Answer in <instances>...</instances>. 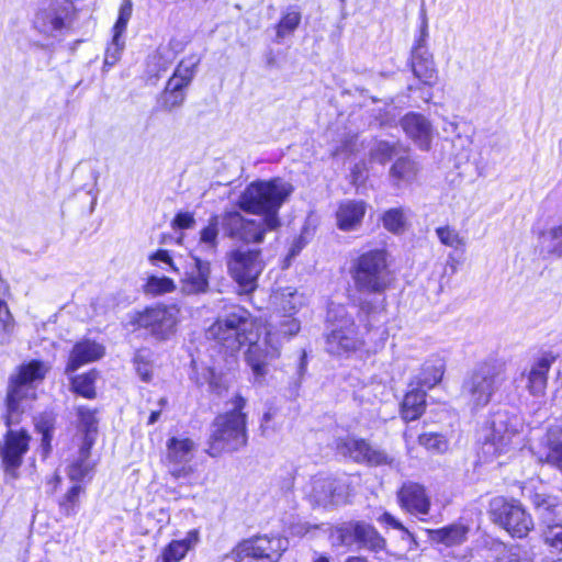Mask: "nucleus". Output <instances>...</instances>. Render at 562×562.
Segmentation results:
<instances>
[{"label":"nucleus","mask_w":562,"mask_h":562,"mask_svg":"<svg viewBox=\"0 0 562 562\" xmlns=\"http://www.w3.org/2000/svg\"><path fill=\"white\" fill-rule=\"evenodd\" d=\"M85 492L81 484L75 483L59 501L60 512L69 517L77 513L80 495Z\"/></svg>","instance_id":"a19ab883"},{"label":"nucleus","mask_w":562,"mask_h":562,"mask_svg":"<svg viewBox=\"0 0 562 562\" xmlns=\"http://www.w3.org/2000/svg\"><path fill=\"white\" fill-rule=\"evenodd\" d=\"M542 243L550 254L562 255V224L543 235Z\"/></svg>","instance_id":"5fc2aeb1"},{"label":"nucleus","mask_w":562,"mask_h":562,"mask_svg":"<svg viewBox=\"0 0 562 562\" xmlns=\"http://www.w3.org/2000/svg\"><path fill=\"white\" fill-rule=\"evenodd\" d=\"M269 348L262 349L260 344H251L246 353L248 364L257 378H265L267 374V361L279 356L278 344H267Z\"/></svg>","instance_id":"393cba45"},{"label":"nucleus","mask_w":562,"mask_h":562,"mask_svg":"<svg viewBox=\"0 0 562 562\" xmlns=\"http://www.w3.org/2000/svg\"><path fill=\"white\" fill-rule=\"evenodd\" d=\"M418 173V167L415 161L408 157H401L392 165L390 178L394 186L400 187L403 183L413 182Z\"/></svg>","instance_id":"473e14b6"},{"label":"nucleus","mask_w":562,"mask_h":562,"mask_svg":"<svg viewBox=\"0 0 562 562\" xmlns=\"http://www.w3.org/2000/svg\"><path fill=\"white\" fill-rule=\"evenodd\" d=\"M252 323L250 314L243 307L235 306L223 318H218L209 329L207 336L234 352L248 340L247 331Z\"/></svg>","instance_id":"0eeeda50"},{"label":"nucleus","mask_w":562,"mask_h":562,"mask_svg":"<svg viewBox=\"0 0 562 562\" xmlns=\"http://www.w3.org/2000/svg\"><path fill=\"white\" fill-rule=\"evenodd\" d=\"M383 225L389 232H403L405 227L404 210L398 207L386 211L383 215Z\"/></svg>","instance_id":"8fccbe9b"},{"label":"nucleus","mask_w":562,"mask_h":562,"mask_svg":"<svg viewBox=\"0 0 562 562\" xmlns=\"http://www.w3.org/2000/svg\"><path fill=\"white\" fill-rule=\"evenodd\" d=\"M15 325V319L8 303L0 299V346H8L12 342Z\"/></svg>","instance_id":"e433bc0d"},{"label":"nucleus","mask_w":562,"mask_h":562,"mask_svg":"<svg viewBox=\"0 0 562 562\" xmlns=\"http://www.w3.org/2000/svg\"><path fill=\"white\" fill-rule=\"evenodd\" d=\"M38 429L41 430L43 437H42V445L44 447H49L50 440H52V432L48 426L38 425Z\"/></svg>","instance_id":"774afa93"},{"label":"nucleus","mask_w":562,"mask_h":562,"mask_svg":"<svg viewBox=\"0 0 562 562\" xmlns=\"http://www.w3.org/2000/svg\"><path fill=\"white\" fill-rule=\"evenodd\" d=\"M519 427L521 424L516 416L505 411L494 413L483 443L484 453L498 457L520 449L524 436Z\"/></svg>","instance_id":"39448f33"},{"label":"nucleus","mask_w":562,"mask_h":562,"mask_svg":"<svg viewBox=\"0 0 562 562\" xmlns=\"http://www.w3.org/2000/svg\"><path fill=\"white\" fill-rule=\"evenodd\" d=\"M189 85H190L189 81H186L183 78L178 77V75L173 72L171 78H169V80L167 81L166 87L171 89V90H173V91L176 90V91H179V92H184V89Z\"/></svg>","instance_id":"0e129e2a"},{"label":"nucleus","mask_w":562,"mask_h":562,"mask_svg":"<svg viewBox=\"0 0 562 562\" xmlns=\"http://www.w3.org/2000/svg\"><path fill=\"white\" fill-rule=\"evenodd\" d=\"M94 381L95 372L91 371L89 373L75 376L71 384L76 393L87 398H93L95 396Z\"/></svg>","instance_id":"a18cd8bd"},{"label":"nucleus","mask_w":562,"mask_h":562,"mask_svg":"<svg viewBox=\"0 0 562 562\" xmlns=\"http://www.w3.org/2000/svg\"><path fill=\"white\" fill-rule=\"evenodd\" d=\"M436 235L440 243L445 246L458 249L459 247L465 246V238L462 237L459 232L450 226H441L436 228Z\"/></svg>","instance_id":"de8ad7c7"},{"label":"nucleus","mask_w":562,"mask_h":562,"mask_svg":"<svg viewBox=\"0 0 562 562\" xmlns=\"http://www.w3.org/2000/svg\"><path fill=\"white\" fill-rule=\"evenodd\" d=\"M232 408L217 415L211 424L206 453L213 458L224 452H235L248 443L247 415L243 412L246 398L236 395Z\"/></svg>","instance_id":"f03ea898"},{"label":"nucleus","mask_w":562,"mask_h":562,"mask_svg":"<svg viewBox=\"0 0 562 562\" xmlns=\"http://www.w3.org/2000/svg\"><path fill=\"white\" fill-rule=\"evenodd\" d=\"M419 15L422 20L420 34L412 49L411 67L415 78L423 85L431 87L437 82L438 76L432 55L426 46L428 20L424 5L420 8Z\"/></svg>","instance_id":"9b49d317"},{"label":"nucleus","mask_w":562,"mask_h":562,"mask_svg":"<svg viewBox=\"0 0 562 562\" xmlns=\"http://www.w3.org/2000/svg\"><path fill=\"white\" fill-rule=\"evenodd\" d=\"M301 12L294 7H289L277 24V42H281L286 35L292 34L301 23Z\"/></svg>","instance_id":"4c0bfd02"},{"label":"nucleus","mask_w":562,"mask_h":562,"mask_svg":"<svg viewBox=\"0 0 562 562\" xmlns=\"http://www.w3.org/2000/svg\"><path fill=\"white\" fill-rule=\"evenodd\" d=\"M201 63V57L199 55H190L186 58H183L179 65L177 66V68L175 69V74L178 75V77H181L183 78L186 81H189L191 83V81L193 80L194 76H195V72H196V68L198 66L200 65Z\"/></svg>","instance_id":"09e8293b"},{"label":"nucleus","mask_w":562,"mask_h":562,"mask_svg":"<svg viewBox=\"0 0 562 562\" xmlns=\"http://www.w3.org/2000/svg\"><path fill=\"white\" fill-rule=\"evenodd\" d=\"M300 329L301 324L296 318L293 317V315L283 314L282 319H280L277 324L276 333L268 331L266 342L273 344V340L278 335L292 337L296 335Z\"/></svg>","instance_id":"ea45409f"},{"label":"nucleus","mask_w":562,"mask_h":562,"mask_svg":"<svg viewBox=\"0 0 562 562\" xmlns=\"http://www.w3.org/2000/svg\"><path fill=\"white\" fill-rule=\"evenodd\" d=\"M149 261L155 266H158L159 263H164V265L168 266L167 270L177 271V268L175 267L173 260L170 257L168 250H165V249L157 250L156 252H154L149 256Z\"/></svg>","instance_id":"bf43d9fd"},{"label":"nucleus","mask_w":562,"mask_h":562,"mask_svg":"<svg viewBox=\"0 0 562 562\" xmlns=\"http://www.w3.org/2000/svg\"><path fill=\"white\" fill-rule=\"evenodd\" d=\"M542 536L548 546L558 551H562V519L546 527Z\"/></svg>","instance_id":"864d4df0"},{"label":"nucleus","mask_w":562,"mask_h":562,"mask_svg":"<svg viewBox=\"0 0 562 562\" xmlns=\"http://www.w3.org/2000/svg\"><path fill=\"white\" fill-rule=\"evenodd\" d=\"M426 408V391L409 384V390L405 394L402 405L401 415L405 422L418 419Z\"/></svg>","instance_id":"bb28decb"},{"label":"nucleus","mask_w":562,"mask_h":562,"mask_svg":"<svg viewBox=\"0 0 562 562\" xmlns=\"http://www.w3.org/2000/svg\"><path fill=\"white\" fill-rule=\"evenodd\" d=\"M306 367H307L306 353H305V351H302L299 357L297 368H296V372H295L294 389L292 392L293 395H297V391L300 389L301 382L306 372Z\"/></svg>","instance_id":"052dcab7"},{"label":"nucleus","mask_w":562,"mask_h":562,"mask_svg":"<svg viewBox=\"0 0 562 562\" xmlns=\"http://www.w3.org/2000/svg\"><path fill=\"white\" fill-rule=\"evenodd\" d=\"M379 521L381 522H384L391 527H393L394 529H398V530H405L404 526L402 525V522H400L397 519H395L391 514L389 513H384L380 518H379Z\"/></svg>","instance_id":"69168bd1"},{"label":"nucleus","mask_w":562,"mask_h":562,"mask_svg":"<svg viewBox=\"0 0 562 562\" xmlns=\"http://www.w3.org/2000/svg\"><path fill=\"white\" fill-rule=\"evenodd\" d=\"M122 35L123 33L117 34L116 32H114L112 42L109 44L105 50L104 66H113L120 59L125 46V42Z\"/></svg>","instance_id":"603ef678"},{"label":"nucleus","mask_w":562,"mask_h":562,"mask_svg":"<svg viewBox=\"0 0 562 562\" xmlns=\"http://www.w3.org/2000/svg\"><path fill=\"white\" fill-rule=\"evenodd\" d=\"M226 263L229 274L243 292L256 290L258 278L266 267L260 249L236 247L226 254Z\"/></svg>","instance_id":"423d86ee"},{"label":"nucleus","mask_w":562,"mask_h":562,"mask_svg":"<svg viewBox=\"0 0 562 562\" xmlns=\"http://www.w3.org/2000/svg\"><path fill=\"white\" fill-rule=\"evenodd\" d=\"M333 546L351 547L357 544V521H347L336 526L330 532Z\"/></svg>","instance_id":"c9c22d12"},{"label":"nucleus","mask_w":562,"mask_h":562,"mask_svg":"<svg viewBox=\"0 0 562 562\" xmlns=\"http://www.w3.org/2000/svg\"><path fill=\"white\" fill-rule=\"evenodd\" d=\"M426 531L432 544L443 546L446 549H449L462 546L468 540L470 528L462 522H454L438 529H427Z\"/></svg>","instance_id":"412c9836"},{"label":"nucleus","mask_w":562,"mask_h":562,"mask_svg":"<svg viewBox=\"0 0 562 562\" xmlns=\"http://www.w3.org/2000/svg\"><path fill=\"white\" fill-rule=\"evenodd\" d=\"M209 374H210V382H209L210 390L217 395H222V393L227 390L226 382L223 380L222 376H217L214 373V371L210 370Z\"/></svg>","instance_id":"e2e57ef3"},{"label":"nucleus","mask_w":562,"mask_h":562,"mask_svg":"<svg viewBox=\"0 0 562 562\" xmlns=\"http://www.w3.org/2000/svg\"><path fill=\"white\" fill-rule=\"evenodd\" d=\"M548 452L544 461L562 470V429L551 428L547 435Z\"/></svg>","instance_id":"f704fd0d"},{"label":"nucleus","mask_w":562,"mask_h":562,"mask_svg":"<svg viewBox=\"0 0 562 562\" xmlns=\"http://www.w3.org/2000/svg\"><path fill=\"white\" fill-rule=\"evenodd\" d=\"M329 330L326 335V350L334 356H348L363 345L353 317L344 306L328 310Z\"/></svg>","instance_id":"20e7f679"},{"label":"nucleus","mask_w":562,"mask_h":562,"mask_svg":"<svg viewBox=\"0 0 562 562\" xmlns=\"http://www.w3.org/2000/svg\"><path fill=\"white\" fill-rule=\"evenodd\" d=\"M305 246L304 238L300 236L297 239L294 240L292 247L290 248L289 256L295 257L302 248Z\"/></svg>","instance_id":"338daca9"},{"label":"nucleus","mask_w":562,"mask_h":562,"mask_svg":"<svg viewBox=\"0 0 562 562\" xmlns=\"http://www.w3.org/2000/svg\"><path fill=\"white\" fill-rule=\"evenodd\" d=\"M103 355L104 348L102 345L91 340L77 342L70 352L65 371L67 374L72 373L81 366L99 360Z\"/></svg>","instance_id":"4be33fe9"},{"label":"nucleus","mask_w":562,"mask_h":562,"mask_svg":"<svg viewBox=\"0 0 562 562\" xmlns=\"http://www.w3.org/2000/svg\"><path fill=\"white\" fill-rule=\"evenodd\" d=\"M78 417L80 423V428L85 431L83 441L90 437L92 440V446L95 441L97 429H98V419L95 417V412L88 407H79Z\"/></svg>","instance_id":"79ce46f5"},{"label":"nucleus","mask_w":562,"mask_h":562,"mask_svg":"<svg viewBox=\"0 0 562 562\" xmlns=\"http://www.w3.org/2000/svg\"><path fill=\"white\" fill-rule=\"evenodd\" d=\"M167 467L169 473L177 480L188 479L193 473L190 464L196 445L190 438L171 437L166 445Z\"/></svg>","instance_id":"2eb2a0df"},{"label":"nucleus","mask_w":562,"mask_h":562,"mask_svg":"<svg viewBox=\"0 0 562 562\" xmlns=\"http://www.w3.org/2000/svg\"><path fill=\"white\" fill-rule=\"evenodd\" d=\"M397 498L401 507L413 515L424 516L429 513L430 499L420 484L404 483L397 492Z\"/></svg>","instance_id":"6ab92c4d"},{"label":"nucleus","mask_w":562,"mask_h":562,"mask_svg":"<svg viewBox=\"0 0 562 562\" xmlns=\"http://www.w3.org/2000/svg\"><path fill=\"white\" fill-rule=\"evenodd\" d=\"M395 153V145L381 140L372 151V157L382 165H385Z\"/></svg>","instance_id":"4d7b16f0"},{"label":"nucleus","mask_w":562,"mask_h":562,"mask_svg":"<svg viewBox=\"0 0 562 562\" xmlns=\"http://www.w3.org/2000/svg\"><path fill=\"white\" fill-rule=\"evenodd\" d=\"M401 126L420 149H429L432 138V126L424 115L413 112L407 113L401 120Z\"/></svg>","instance_id":"aec40b11"},{"label":"nucleus","mask_w":562,"mask_h":562,"mask_svg":"<svg viewBox=\"0 0 562 562\" xmlns=\"http://www.w3.org/2000/svg\"><path fill=\"white\" fill-rule=\"evenodd\" d=\"M134 364L138 376L143 381L149 382L153 376L151 366L142 353L138 352L135 355Z\"/></svg>","instance_id":"13d9d810"},{"label":"nucleus","mask_w":562,"mask_h":562,"mask_svg":"<svg viewBox=\"0 0 562 562\" xmlns=\"http://www.w3.org/2000/svg\"><path fill=\"white\" fill-rule=\"evenodd\" d=\"M175 289L173 281L167 277H150L148 278L144 290L148 294L159 295L171 292Z\"/></svg>","instance_id":"3c124183"},{"label":"nucleus","mask_w":562,"mask_h":562,"mask_svg":"<svg viewBox=\"0 0 562 562\" xmlns=\"http://www.w3.org/2000/svg\"><path fill=\"white\" fill-rule=\"evenodd\" d=\"M366 213L363 202L347 201L337 211V224L342 231H351L360 224Z\"/></svg>","instance_id":"2f4dec72"},{"label":"nucleus","mask_w":562,"mask_h":562,"mask_svg":"<svg viewBox=\"0 0 562 562\" xmlns=\"http://www.w3.org/2000/svg\"><path fill=\"white\" fill-rule=\"evenodd\" d=\"M47 371L48 367H46L44 362L33 360L26 364L21 366L18 374L14 376L31 386L32 383L42 381L45 378Z\"/></svg>","instance_id":"58836bf2"},{"label":"nucleus","mask_w":562,"mask_h":562,"mask_svg":"<svg viewBox=\"0 0 562 562\" xmlns=\"http://www.w3.org/2000/svg\"><path fill=\"white\" fill-rule=\"evenodd\" d=\"M351 277L358 292L384 293L394 279L386 251L374 249L360 255L351 267Z\"/></svg>","instance_id":"7ed1b4c3"},{"label":"nucleus","mask_w":562,"mask_h":562,"mask_svg":"<svg viewBox=\"0 0 562 562\" xmlns=\"http://www.w3.org/2000/svg\"><path fill=\"white\" fill-rule=\"evenodd\" d=\"M191 270L181 281V290L186 294L205 293L209 289L210 262L194 258Z\"/></svg>","instance_id":"5701e85b"},{"label":"nucleus","mask_w":562,"mask_h":562,"mask_svg":"<svg viewBox=\"0 0 562 562\" xmlns=\"http://www.w3.org/2000/svg\"><path fill=\"white\" fill-rule=\"evenodd\" d=\"M554 359L553 356L546 355L539 358L531 367L528 374V389L532 395H543L547 387V374Z\"/></svg>","instance_id":"cd10ccee"},{"label":"nucleus","mask_w":562,"mask_h":562,"mask_svg":"<svg viewBox=\"0 0 562 562\" xmlns=\"http://www.w3.org/2000/svg\"><path fill=\"white\" fill-rule=\"evenodd\" d=\"M33 395L32 386L23 383L15 376L10 379V384L5 397V413L3 422L7 427H12L21 422V416L25 412L24 402Z\"/></svg>","instance_id":"a211bd4d"},{"label":"nucleus","mask_w":562,"mask_h":562,"mask_svg":"<svg viewBox=\"0 0 562 562\" xmlns=\"http://www.w3.org/2000/svg\"><path fill=\"white\" fill-rule=\"evenodd\" d=\"M222 215L212 216L209 220V225L200 233V243L207 249H215L217 246L218 226L222 227Z\"/></svg>","instance_id":"37998d69"},{"label":"nucleus","mask_w":562,"mask_h":562,"mask_svg":"<svg viewBox=\"0 0 562 562\" xmlns=\"http://www.w3.org/2000/svg\"><path fill=\"white\" fill-rule=\"evenodd\" d=\"M501 381L499 370L493 364L484 363L464 382L463 390L473 406L482 407L490 403Z\"/></svg>","instance_id":"f8f14e48"},{"label":"nucleus","mask_w":562,"mask_h":562,"mask_svg":"<svg viewBox=\"0 0 562 562\" xmlns=\"http://www.w3.org/2000/svg\"><path fill=\"white\" fill-rule=\"evenodd\" d=\"M271 301L279 312L290 315H294L304 305L303 294L292 286L274 291Z\"/></svg>","instance_id":"c85d7f7f"},{"label":"nucleus","mask_w":562,"mask_h":562,"mask_svg":"<svg viewBox=\"0 0 562 562\" xmlns=\"http://www.w3.org/2000/svg\"><path fill=\"white\" fill-rule=\"evenodd\" d=\"M30 441L31 436L25 429L8 427L0 440V459L4 472L12 476L16 475V470L22 465L23 457L29 451Z\"/></svg>","instance_id":"4468645a"},{"label":"nucleus","mask_w":562,"mask_h":562,"mask_svg":"<svg viewBox=\"0 0 562 562\" xmlns=\"http://www.w3.org/2000/svg\"><path fill=\"white\" fill-rule=\"evenodd\" d=\"M286 549V539L263 536L241 541L233 553L235 562H278Z\"/></svg>","instance_id":"1a4fd4ad"},{"label":"nucleus","mask_w":562,"mask_h":562,"mask_svg":"<svg viewBox=\"0 0 562 562\" xmlns=\"http://www.w3.org/2000/svg\"><path fill=\"white\" fill-rule=\"evenodd\" d=\"M199 541L196 530H191L184 539L171 541L162 551L160 562H179Z\"/></svg>","instance_id":"7c9ffc66"},{"label":"nucleus","mask_w":562,"mask_h":562,"mask_svg":"<svg viewBox=\"0 0 562 562\" xmlns=\"http://www.w3.org/2000/svg\"><path fill=\"white\" fill-rule=\"evenodd\" d=\"M443 373V360L440 358L429 359L425 361L419 373L409 384L427 392V390L432 389L441 381Z\"/></svg>","instance_id":"a878e982"},{"label":"nucleus","mask_w":562,"mask_h":562,"mask_svg":"<svg viewBox=\"0 0 562 562\" xmlns=\"http://www.w3.org/2000/svg\"><path fill=\"white\" fill-rule=\"evenodd\" d=\"M357 544L372 551H378L384 548L385 540L373 526L363 521H357Z\"/></svg>","instance_id":"72a5a7b5"},{"label":"nucleus","mask_w":562,"mask_h":562,"mask_svg":"<svg viewBox=\"0 0 562 562\" xmlns=\"http://www.w3.org/2000/svg\"><path fill=\"white\" fill-rule=\"evenodd\" d=\"M491 515L495 524L504 528L512 537L524 538L533 528V520L518 503L495 498L491 503Z\"/></svg>","instance_id":"9d476101"},{"label":"nucleus","mask_w":562,"mask_h":562,"mask_svg":"<svg viewBox=\"0 0 562 562\" xmlns=\"http://www.w3.org/2000/svg\"><path fill=\"white\" fill-rule=\"evenodd\" d=\"M178 315L175 305H156L133 314L131 324L146 329L156 339L166 340L176 333Z\"/></svg>","instance_id":"6e6552de"},{"label":"nucleus","mask_w":562,"mask_h":562,"mask_svg":"<svg viewBox=\"0 0 562 562\" xmlns=\"http://www.w3.org/2000/svg\"><path fill=\"white\" fill-rule=\"evenodd\" d=\"M92 448V440L89 437L86 442H82L79 456L69 467L67 475L71 482L81 484L83 479L89 475L94 464L90 461V450Z\"/></svg>","instance_id":"c756f323"},{"label":"nucleus","mask_w":562,"mask_h":562,"mask_svg":"<svg viewBox=\"0 0 562 562\" xmlns=\"http://www.w3.org/2000/svg\"><path fill=\"white\" fill-rule=\"evenodd\" d=\"M292 191V184L281 179L251 182L240 194L238 206L262 217L247 218L238 211H226L221 221L224 236L245 245L261 244L268 232L279 228V210Z\"/></svg>","instance_id":"f257e3e1"},{"label":"nucleus","mask_w":562,"mask_h":562,"mask_svg":"<svg viewBox=\"0 0 562 562\" xmlns=\"http://www.w3.org/2000/svg\"><path fill=\"white\" fill-rule=\"evenodd\" d=\"M186 100V92L173 91L165 87L164 91L158 98L159 108L164 111L171 112L180 108Z\"/></svg>","instance_id":"49530a36"},{"label":"nucleus","mask_w":562,"mask_h":562,"mask_svg":"<svg viewBox=\"0 0 562 562\" xmlns=\"http://www.w3.org/2000/svg\"><path fill=\"white\" fill-rule=\"evenodd\" d=\"M344 484L336 477L318 473L305 486V495L313 505L328 506L342 499Z\"/></svg>","instance_id":"dca6fc26"},{"label":"nucleus","mask_w":562,"mask_h":562,"mask_svg":"<svg viewBox=\"0 0 562 562\" xmlns=\"http://www.w3.org/2000/svg\"><path fill=\"white\" fill-rule=\"evenodd\" d=\"M418 442H419V445L425 447L427 450L437 452V453H443L449 448L448 439L442 434H438V432L422 434L418 437Z\"/></svg>","instance_id":"c03bdc74"},{"label":"nucleus","mask_w":562,"mask_h":562,"mask_svg":"<svg viewBox=\"0 0 562 562\" xmlns=\"http://www.w3.org/2000/svg\"><path fill=\"white\" fill-rule=\"evenodd\" d=\"M336 449L340 454L351 458L355 462L371 467L392 465L394 462V458L385 450L371 445L366 439L351 436L338 438Z\"/></svg>","instance_id":"ddd939ff"},{"label":"nucleus","mask_w":562,"mask_h":562,"mask_svg":"<svg viewBox=\"0 0 562 562\" xmlns=\"http://www.w3.org/2000/svg\"><path fill=\"white\" fill-rule=\"evenodd\" d=\"M195 221L193 214L189 212H180L176 215L172 222L173 227L181 229L190 228L194 225Z\"/></svg>","instance_id":"680f3d73"},{"label":"nucleus","mask_w":562,"mask_h":562,"mask_svg":"<svg viewBox=\"0 0 562 562\" xmlns=\"http://www.w3.org/2000/svg\"><path fill=\"white\" fill-rule=\"evenodd\" d=\"M132 12H133L132 0H123L120 5L117 21L113 27L114 32H116L117 34L125 32L127 23L132 16Z\"/></svg>","instance_id":"6e6d98bb"},{"label":"nucleus","mask_w":562,"mask_h":562,"mask_svg":"<svg viewBox=\"0 0 562 562\" xmlns=\"http://www.w3.org/2000/svg\"><path fill=\"white\" fill-rule=\"evenodd\" d=\"M71 13V4L53 2L36 13L34 25L41 33L54 36L70 25Z\"/></svg>","instance_id":"f3484780"},{"label":"nucleus","mask_w":562,"mask_h":562,"mask_svg":"<svg viewBox=\"0 0 562 562\" xmlns=\"http://www.w3.org/2000/svg\"><path fill=\"white\" fill-rule=\"evenodd\" d=\"M531 503L544 528L562 519V504L555 496L536 493L531 496Z\"/></svg>","instance_id":"b1692460"}]
</instances>
